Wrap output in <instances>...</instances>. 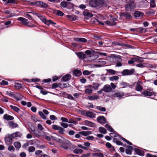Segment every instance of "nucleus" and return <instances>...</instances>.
<instances>
[{
    "label": "nucleus",
    "instance_id": "1",
    "mask_svg": "<svg viewBox=\"0 0 157 157\" xmlns=\"http://www.w3.org/2000/svg\"><path fill=\"white\" fill-rule=\"evenodd\" d=\"M58 137L54 136H52L53 139L56 141L61 144V146L64 149H67L71 145V143L68 140L64 139L63 137L56 134Z\"/></svg>",
    "mask_w": 157,
    "mask_h": 157
},
{
    "label": "nucleus",
    "instance_id": "2",
    "mask_svg": "<svg viewBox=\"0 0 157 157\" xmlns=\"http://www.w3.org/2000/svg\"><path fill=\"white\" fill-rule=\"evenodd\" d=\"M104 4V0H91L89 2V5L93 7L101 8Z\"/></svg>",
    "mask_w": 157,
    "mask_h": 157
},
{
    "label": "nucleus",
    "instance_id": "3",
    "mask_svg": "<svg viewBox=\"0 0 157 157\" xmlns=\"http://www.w3.org/2000/svg\"><path fill=\"white\" fill-rule=\"evenodd\" d=\"M38 17L44 23L48 25H49L50 24L56 25V23L50 20H47L45 17L43 15L38 16Z\"/></svg>",
    "mask_w": 157,
    "mask_h": 157
},
{
    "label": "nucleus",
    "instance_id": "4",
    "mask_svg": "<svg viewBox=\"0 0 157 157\" xmlns=\"http://www.w3.org/2000/svg\"><path fill=\"white\" fill-rule=\"evenodd\" d=\"M17 20L18 21H21L23 25L29 27H32L35 26L33 24L29 25V23L28 21V20L25 18L21 17H19Z\"/></svg>",
    "mask_w": 157,
    "mask_h": 157
},
{
    "label": "nucleus",
    "instance_id": "5",
    "mask_svg": "<svg viewBox=\"0 0 157 157\" xmlns=\"http://www.w3.org/2000/svg\"><path fill=\"white\" fill-rule=\"evenodd\" d=\"M13 138L11 135L6 137L5 140L6 144L7 145H10L12 143V140Z\"/></svg>",
    "mask_w": 157,
    "mask_h": 157
},
{
    "label": "nucleus",
    "instance_id": "6",
    "mask_svg": "<svg viewBox=\"0 0 157 157\" xmlns=\"http://www.w3.org/2000/svg\"><path fill=\"white\" fill-rule=\"evenodd\" d=\"M143 83L142 82L138 81L136 83V90L138 91H141L143 90Z\"/></svg>",
    "mask_w": 157,
    "mask_h": 157
},
{
    "label": "nucleus",
    "instance_id": "7",
    "mask_svg": "<svg viewBox=\"0 0 157 157\" xmlns=\"http://www.w3.org/2000/svg\"><path fill=\"white\" fill-rule=\"evenodd\" d=\"M29 131L36 137L39 138L42 136L41 132L38 130H31V131L29 130Z\"/></svg>",
    "mask_w": 157,
    "mask_h": 157
},
{
    "label": "nucleus",
    "instance_id": "8",
    "mask_svg": "<svg viewBox=\"0 0 157 157\" xmlns=\"http://www.w3.org/2000/svg\"><path fill=\"white\" fill-rule=\"evenodd\" d=\"M134 71V70H129L128 69L124 70L122 72L123 75H130L132 74Z\"/></svg>",
    "mask_w": 157,
    "mask_h": 157
},
{
    "label": "nucleus",
    "instance_id": "9",
    "mask_svg": "<svg viewBox=\"0 0 157 157\" xmlns=\"http://www.w3.org/2000/svg\"><path fill=\"white\" fill-rule=\"evenodd\" d=\"M116 59L117 61L116 66L120 67L122 66L121 62L122 59L120 56H118L116 57Z\"/></svg>",
    "mask_w": 157,
    "mask_h": 157
},
{
    "label": "nucleus",
    "instance_id": "10",
    "mask_svg": "<svg viewBox=\"0 0 157 157\" xmlns=\"http://www.w3.org/2000/svg\"><path fill=\"white\" fill-rule=\"evenodd\" d=\"M143 95L145 96L148 97L151 96L152 95H155V92H150L146 90L143 93Z\"/></svg>",
    "mask_w": 157,
    "mask_h": 157
},
{
    "label": "nucleus",
    "instance_id": "11",
    "mask_svg": "<svg viewBox=\"0 0 157 157\" xmlns=\"http://www.w3.org/2000/svg\"><path fill=\"white\" fill-rule=\"evenodd\" d=\"M86 87L87 88L85 90V92L86 93L91 94L92 93L93 86L91 85H88Z\"/></svg>",
    "mask_w": 157,
    "mask_h": 157
},
{
    "label": "nucleus",
    "instance_id": "12",
    "mask_svg": "<svg viewBox=\"0 0 157 157\" xmlns=\"http://www.w3.org/2000/svg\"><path fill=\"white\" fill-rule=\"evenodd\" d=\"M97 121L101 124H105L106 123V119L103 116H99L97 118Z\"/></svg>",
    "mask_w": 157,
    "mask_h": 157
},
{
    "label": "nucleus",
    "instance_id": "13",
    "mask_svg": "<svg viewBox=\"0 0 157 157\" xmlns=\"http://www.w3.org/2000/svg\"><path fill=\"white\" fill-rule=\"evenodd\" d=\"M144 14L143 13L139 11H136L134 13V15L136 17H140L142 18Z\"/></svg>",
    "mask_w": 157,
    "mask_h": 157
},
{
    "label": "nucleus",
    "instance_id": "14",
    "mask_svg": "<svg viewBox=\"0 0 157 157\" xmlns=\"http://www.w3.org/2000/svg\"><path fill=\"white\" fill-rule=\"evenodd\" d=\"M83 124L91 127H93L94 126V123L87 120H86L83 121Z\"/></svg>",
    "mask_w": 157,
    "mask_h": 157
},
{
    "label": "nucleus",
    "instance_id": "15",
    "mask_svg": "<svg viewBox=\"0 0 157 157\" xmlns=\"http://www.w3.org/2000/svg\"><path fill=\"white\" fill-rule=\"evenodd\" d=\"M103 89L105 92H109L112 90L110 86L109 85H106L104 86Z\"/></svg>",
    "mask_w": 157,
    "mask_h": 157
},
{
    "label": "nucleus",
    "instance_id": "16",
    "mask_svg": "<svg viewBox=\"0 0 157 157\" xmlns=\"http://www.w3.org/2000/svg\"><path fill=\"white\" fill-rule=\"evenodd\" d=\"M35 3L38 6L42 7H46L47 5L46 3L41 1H37L35 2Z\"/></svg>",
    "mask_w": 157,
    "mask_h": 157
},
{
    "label": "nucleus",
    "instance_id": "17",
    "mask_svg": "<svg viewBox=\"0 0 157 157\" xmlns=\"http://www.w3.org/2000/svg\"><path fill=\"white\" fill-rule=\"evenodd\" d=\"M3 118L4 119L7 121L12 120L14 119V117L12 116L7 114L4 115L3 116Z\"/></svg>",
    "mask_w": 157,
    "mask_h": 157
},
{
    "label": "nucleus",
    "instance_id": "18",
    "mask_svg": "<svg viewBox=\"0 0 157 157\" xmlns=\"http://www.w3.org/2000/svg\"><path fill=\"white\" fill-rule=\"evenodd\" d=\"M71 76L70 75L67 74L63 77L61 80L63 81L66 82L69 80L71 78Z\"/></svg>",
    "mask_w": 157,
    "mask_h": 157
},
{
    "label": "nucleus",
    "instance_id": "19",
    "mask_svg": "<svg viewBox=\"0 0 157 157\" xmlns=\"http://www.w3.org/2000/svg\"><path fill=\"white\" fill-rule=\"evenodd\" d=\"M76 54L79 58L84 59L86 57V55L82 52H79L78 53H76Z\"/></svg>",
    "mask_w": 157,
    "mask_h": 157
},
{
    "label": "nucleus",
    "instance_id": "20",
    "mask_svg": "<svg viewBox=\"0 0 157 157\" xmlns=\"http://www.w3.org/2000/svg\"><path fill=\"white\" fill-rule=\"evenodd\" d=\"M74 40L79 42L85 43L87 41L86 39L84 38H75Z\"/></svg>",
    "mask_w": 157,
    "mask_h": 157
},
{
    "label": "nucleus",
    "instance_id": "21",
    "mask_svg": "<svg viewBox=\"0 0 157 157\" xmlns=\"http://www.w3.org/2000/svg\"><path fill=\"white\" fill-rule=\"evenodd\" d=\"M135 151L136 154L139 155L143 156L144 155V151L140 149L137 148L136 149Z\"/></svg>",
    "mask_w": 157,
    "mask_h": 157
},
{
    "label": "nucleus",
    "instance_id": "22",
    "mask_svg": "<svg viewBox=\"0 0 157 157\" xmlns=\"http://www.w3.org/2000/svg\"><path fill=\"white\" fill-rule=\"evenodd\" d=\"M117 135H118L117 134H115L114 137H116V138H115V140H116V143L118 145H122V144L121 142L120 141L117 140H118L119 139H122L121 138H119Z\"/></svg>",
    "mask_w": 157,
    "mask_h": 157
},
{
    "label": "nucleus",
    "instance_id": "23",
    "mask_svg": "<svg viewBox=\"0 0 157 157\" xmlns=\"http://www.w3.org/2000/svg\"><path fill=\"white\" fill-rule=\"evenodd\" d=\"M124 96V94L123 92H118L116 93L113 95L114 97H117L119 98H121L122 97Z\"/></svg>",
    "mask_w": 157,
    "mask_h": 157
},
{
    "label": "nucleus",
    "instance_id": "24",
    "mask_svg": "<svg viewBox=\"0 0 157 157\" xmlns=\"http://www.w3.org/2000/svg\"><path fill=\"white\" fill-rule=\"evenodd\" d=\"M9 124L10 126L12 128H16L18 126V124L17 123L12 121L9 122Z\"/></svg>",
    "mask_w": 157,
    "mask_h": 157
},
{
    "label": "nucleus",
    "instance_id": "25",
    "mask_svg": "<svg viewBox=\"0 0 157 157\" xmlns=\"http://www.w3.org/2000/svg\"><path fill=\"white\" fill-rule=\"evenodd\" d=\"M121 15L122 16L125 17L126 19H130L132 17L130 13H121Z\"/></svg>",
    "mask_w": 157,
    "mask_h": 157
},
{
    "label": "nucleus",
    "instance_id": "26",
    "mask_svg": "<svg viewBox=\"0 0 157 157\" xmlns=\"http://www.w3.org/2000/svg\"><path fill=\"white\" fill-rule=\"evenodd\" d=\"M87 113L86 116L90 118H94L95 117V114L92 112L87 111Z\"/></svg>",
    "mask_w": 157,
    "mask_h": 157
},
{
    "label": "nucleus",
    "instance_id": "27",
    "mask_svg": "<svg viewBox=\"0 0 157 157\" xmlns=\"http://www.w3.org/2000/svg\"><path fill=\"white\" fill-rule=\"evenodd\" d=\"M88 98L89 100H97L99 98V96L97 95L89 96Z\"/></svg>",
    "mask_w": 157,
    "mask_h": 157
},
{
    "label": "nucleus",
    "instance_id": "28",
    "mask_svg": "<svg viewBox=\"0 0 157 157\" xmlns=\"http://www.w3.org/2000/svg\"><path fill=\"white\" fill-rule=\"evenodd\" d=\"M119 78L118 76H113L112 77H110L109 78V80L112 81H117Z\"/></svg>",
    "mask_w": 157,
    "mask_h": 157
},
{
    "label": "nucleus",
    "instance_id": "29",
    "mask_svg": "<svg viewBox=\"0 0 157 157\" xmlns=\"http://www.w3.org/2000/svg\"><path fill=\"white\" fill-rule=\"evenodd\" d=\"M83 14L86 16H88L89 17H91L93 16V14L89 12L87 10H85L83 12Z\"/></svg>",
    "mask_w": 157,
    "mask_h": 157
},
{
    "label": "nucleus",
    "instance_id": "30",
    "mask_svg": "<svg viewBox=\"0 0 157 157\" xmlns=\"http://www.w3.org/2000/svg\"><path fill=\"white\" fill-rule=\"evenodd\" d=\"M67 17L71 21H74L76 19L75 16L74 15H67Z\"/></svg>",
    "mask_w": 157,
    "mask_h": 157
},
{
    "label": "nucleus",
    "instance_id": "31",
    "mask_svg": "<svg viewBox=\"0 0 157 157\" xmlns=\"http://www.w3.org/2000/svg\"><path fill=\"white\" fill-rule=\"evenodd\" d=\"M10 107L11 109L13 110L16 112H18L20 111V109L15 106L10 105Z\"/></svg>",
    "mask_w": 157,
    "mask_h": 157
},
{
    "label": "nucleus",
    "instance_id": "32",
    "mask_svg": "<svg viewBox=\"0 0 157 157\" xmlns=\"http://www.w3.org/2000/svg\"><path fill=\"white\" fill-rule=\"evenodd\" d=\"M79 133L82 135L86 136L90 134L91 132L90 131H82L79 132Z\"/></svg>",
    "mask_w": 157,
    "mask_h": 157
},
{
    "label": "nucleus",
    "instance_id": "33",
    "mask_svg": "<svg viewBox=\"0 0 157 157\" xmlns=\"http://www.w3.org/2000/svg\"><path fill=\"white\" fill-rule=\"evenodd\" d=\"M74 74L75 76L76 77H78L80 76L81 74V71L79 70H75L74 72Z\"/></svg>",
    "mask_w": 157,
    "mask_h": 157
},
{
    "label": "nucleus",
    "instance_id": "34",
    "mask_svg": "<svg viewBox=\"0 0 157 157\" xmlns=\"http://www.w3.org/2000/svg\"><path fill=\"white\" fill-rule=\"evenodd\" d=\"M70 3V2H68L67 3L65 1H63L61 2L60 5L61 6L63 7V8H65L67 6L68 4H69Z\"/></svg>",
    "mask_w": 157,
    "mask_h": 157
},
{
    "label": "nucleus",
    "instance_id": "35",
    "mask_svg": "<svg viewBox=\"0 0 157 157\" xmlns=\"http://www.w3.org/2000/svg\"><path fill=\"white\" fill-rule=\"evenodd\" d=\"M93 88L95 90H97L100 84L98 83H94L93 84Z\"/></svg>",
    "mask_w": 157,
    "mask_h": 157
},
{
    "label": "nucleus",
    "instance_id": "36",
    "mask_svg": "<svg viewBox=\"0 0 157 157\" xmlns=\"http://www.w3.org/2000/svg\"><path fill=\"white\" fill-rule=\"evenodd\" d=\"M105 127L109 131L112 132H113L114 130L108 124H106L105 125Z\"/></svg>",
    "mask_w": 157,
    "mask_h": 157
},
{
    "label": "nucleus",
    "instance_id": "37",
    "mask_svg": "<svg viewBox=\"0 0 157 157\" xmlns=\"http://www.w3.org/2000/svg\"><path fill=\"white\" fill-rule=\"evenodd\" d=\"M83 151L81 149H75L73 151V152L75 154L82 153Z\"/></svg>",
    "mask_w": 157,
    "mask_h": 157
},
{
    "label": "nucleus",
    "instance_id": "38",
    "mask_svg": "<svg viewBox=\"0 0 157 157\" xmlns=\"http://www.w3.org/2000/svg\"><path fill=\"white\" fill-rule=\"evenodd\" d=\"M138 32L139 33H145L146 32V29L144 28H138Z\"/></svg>",
    "mask_w": 157,
    "mask_h": 157
},
{
    "label": "nucleus",
    "instance_id": "39",
    "mask_svg": "<svg viewBox=\"0 0 157 157\" xmlns=\"http://www.w3.org/2000/svg\"><path fill=\"white\" fill-rule=\"evenodd\" d=\"M100 132L101 133L105 134L106 133V130L105 128L102 127H100L99 128Z\"/></svg>",
    "mask_w": 157,
    "mask_h": 157
},
{
    "label": "nucleus",
    "instance_id": "40",
    "mask_svg": "<svg viewBox=\"0 0 157 157\" xmlns=\"http://www.w3.org/2000/svg\"><path fill=\"white\" fill-rule=\"evenodd\" d=\"M14 145L16 148H19L21 147V144L19 142H15L14 144Z\"/></svg>",
    "mask_w": 157,
    "mask_h": 157
},
{
    "label": "nucleus",
    "instance_id": "41",
    "mask_svg": "<svg viewBox=\"0 0 157 157\" xmlns=\"http://www.w3.org/2000/svg\"><path fill=\"white\" fill-rule=\"evenodd\" d=\"M28 150L30 152H33L35 150V148L33 146H30L29 147Z\"/></svg>",
    "mask_w": 157,
    "mask_h": 157
},
{
    "label": "nucleus",
    "instance_id": "42",
    "mask_svg": "<svg viewBox=\"0 0 157 157\" xmlns=\"http://www.w3.org/2000/svg\"><path fill=\"white\" fill-rule=\"evenodd\" d=\"M20 133L17 132L15 133H14L11 135L12 136L13 138L14 137H17L20 136Z\"/></svg>",
    "mask_w": 157,
    "mask_h": 157
},
{
    "label": "nucleus",
    "instance_id": "43",
    "mask_svg": "<svg viewBox=\"0 0 157 157\" xmlns=\"http://www.w3.org/2000/svg\"><path fill=\"white\" fill-rule=\"evenodd\" d=\"M120 86L121 88H124L128 86V84L125 82H123L120 83Z\"/></svg>",
    "mask_w": 157,
    "mask_h": 157
},
{
    "label": "nucleus",
    "instance_id": "44",
    "mask_svg": "<svg viewBox=\"0 0 157 157\" xmlns=\"http://www.w3.org/2000/svg\"><path fill=\"white\" fill-rule=\"evenodd\" d=\"M14 86L17 89H19L22 88V85L19 83H15Z\"/></svg>",
    "mask_w": 157,
    "mask_h": 157
},
{
    "label": "nucleus",
    "instance_id": "45",
    "mask_svg": "<svg viewBox=\"0 0 157 157\" xmlns=\"http://www.w3.org/2000/svg\"><path fill=\"white\" fill-rule=\"evenodd\" d=\"M117 135V136L119 138H121L122 139V140H123L124 141H125V142H126L127 143V144H128L129 145H132V143L131 142H129V141H128L126 139H125L123 138V137H121L120 135Z\"/></svg>",
    "mask_w": 157,
    "mask_h": 157
},
{
    "label": "nucleus",
    "instance_id": "46",
    "mask_svg": "<svg viewBox=\"0 0 157 157\" xmlns=\"http://www.w3.org/2000/svg\"><path fill=\"white\" fill-rule=\"evenodd\" d=\"M39 115L40 116V117H42L44 119H46V116L41 111H39Z\"/></svg>",
    "mask_w": 157,
    "mask_h": 157
},
{
    "label": "nucleus",
    "instance_id": "47",
    "mask_svg": "<svg viewBox=\"0 0 157 157\" xmlns=\"http://www.w3.org/2000/svg\"><path fill=\"white\" fill-rule=\"evenodd\" d=\"M59 132L61 134H64V129L61 127H59V129H58Z\"/></svg>",
    "mask_w": 157,
    "mask_h": 157
},
{
    "label": "nucleus",
    "instance_id": "48",
    "mask_svg": "<svg viewBox=\"0 0 157 157\" xmlns=\"http://www.w3.org/2000/svg\"><path fill=\"white\" fill-rule=\"evenodd\" d=\"M55 12L56 13L57 15L61 16H62L64 15L63 13L59 10H56L55 11Z\"/></svg>",
    "mask_w": 157,
    "mask_h": 157
},
{
    "label": "nucleus",
    "instance_id": "49",
    "mask_svg": "<svg viewBox=\"0 0 157 157\" xmlns=\"http://www.w3.org/2000/svg\"><path fill=\"white\" fill-rule=\"evenodd\" d=\"M155 6V0H151L150 2V6L151 7H154Z\"/></svg>",
    "mask_w": 157,
    "mask_h": 157
},
{
    "label": "nucleus",
    "instance_id": "50",
    "mask_svg": "<svg viewBox=\"0 0 157 157\" xmlns=\"http://www.w3.org/2000/svg\"><path fill=\"white\" fill-rule=\"evenodd\" d=\"M97 109L102 111H105L106 110V109L104 107H101L99 106H97Z\"/></svg>",
    "mask_w": 157,
    "mask_h": 157
},
{
    "label": "nucleus",
    "instance_id": "51",
    "mask_svg": "<svg viewBox=\"0 0 157 157\" xmlns=\"http://www.w3.org/2000/svg\"><path fill=\"white\" fill-rule=\"evenodd\" d=\"M94 156H99V157H103L104 155L102 153H95L94 154Z\"/></svg>",
    "mask_w": 157,
    "mask_h": 157
},
{
    "label": "nucleus",
    "instance_id": "52",
    "mask_svg": "<svg viewBox=\"0 0 157 157\" xmlns=\"http://www.w3.org/2000/svg\"><path fill=\"white\" fill-rule=\"evenodd\" d=\"M105 24H106L109 25H114V23L113 22H111L109 21H106L105 22Z\"/></svg>",
    "mask_w": 157,
    "mask_h": 157
},
{
    "label": "nucleus",
    "instance_id": "53",
    "mask_svg": "<svg viewBox=\"0 0 157 157\" xmlns=\"http://www.w3.org/2000/svg\"><path fill=\"white\" fill-rule=\"evenodd\" d=\"M61 78L60 76H54L52 78V80L53 82H55L59 79L60 78Z\"/></svg>",
    "mask_w": 157,
    "mask_h": 157
},
{
    "label": "nucleus",
    "instance_id": "54",
    "mask_svg": "<svg viewBox=\"0 0 157 157\" xmlns=\"http://www.w3.org/2000/svg\"><path fill=\"white\" fill-rule=\"evenodd\" d=\"M99 63V65L101 67L106 64V62L105 61H98Z\"/></svg>",
    "mask_w": 157,
    "mask_h": 157
},
{
    "label": "nucleus",
    "instance_id": "55",
    "mask_svg": "<svg viewBox=\"0 0 157 157\" xmlns=\"http://www.w3.org/2000/svg\"><path fill=\"white\" fill-rule=\"evenodd\" d=\"M108 72L110 74L112 75L114 74L116 72V71L113 70H112V69H109L108 70Z\"/></svg>",
    "mask_w": 157,
    "mask_h": 157
},
{
    "label": "nucleus",
    "instance_id": "56",
    "mask_svg": "<svg viewBox=\"0 0 157 157\" xmlns=\"http://www.w3.org/2000/svg\"><path fill=\"white\" fill-rule=\"evenodd\" d=\"M98 57V56L96 55H92L90 56V57H92V59H97Z\"/></svg>",
    "mask_w": 157,
    "mask_h": 157
},
{
    "label": "nucleus",
    "instance_id": "57",
    "mask_svg": "<svg viewBox=\"0 0 157 157\" xmlns=\"http://www.w3.org/2000/svg\"><path fill=\"white\" fill-rule=\"evenodd\" d=\"M8 150L10 151H13L15 150V148L13 146H10L8 147Z\"/></svg>",
    "mask_w": 157,
    "mask_h": 157
},
{
    "label": "nucleus",
    "instance_id": "58",
    "mask_svg": "<svg viewBox=\"0 0 157 157\" xmlns=\"http://www.w3.org/2000/svg\"><path fill=\"white\" fill-rule=\"evenodd\" d=\"M129 6L131 9H132L135 7V5L133 2H131L130 4H129Z\"/></svg>",
    "mask_w": 157,
    "mask_h": 157
},
{
    "label": "nucleus",
    "instance_id": "59",
    "mask_svg": "<svg viewBox=\"0 0 157 157\" xmlns=\"http://www.w3.org/2000/svg\"><path fill=\"white\" fill-rule=\"evenodd\" d=\"M38 128L41 131L43 130L44 128L40 124H38L37 125Z\"/></svg>",
    "mask_w": 157,
    "mask_h": 157
},
{
    "label": "nucleus",
    "instance_id": "60",
    "mask_svg": "<svg viewBox=\"0 0 157 157\" xmlns=\"http://www.w3.org/2000/svg\"><path fill=\"white\" fill-rule=\"evenodd\" d=\"M60 125L62 127L65 128H66L68 127V124L64 123L62 122L60 123Z\"/></svg>",
    "mask_w": 157,
    "mask_h": 157
},
{
    "label": "nucleus",
    "instance_id": "61",
    "mask_svg": "<svg viewBox=\"0 0 157 157\" xmlns=\"http://www.w3.org/2000/svg\"><path fill=\"white\" fill-rule=\"evenodd\" d=\"M59 127L60 126H58L56 125H53L52 126V128L55 130H58Z\"/></svg>",
    "mask_w": 157,
    "mask_h": 157
},
{
    "label": "nucleus",
    "instance_id": "62",
    "mask_svg": "<svg viewBox=\"0 0 157 157\" xmlns=\"http://www.w3.org/2000/svg\"><path fill=\"white\" fill-rule=\"evenodd\" d=\"M8 84V83L5 80H3L1 82V84L3 85H7Z\"/></svg>",
    "mask_w": 157,
    "mask_h": 157
},
{
    "label": "nucleus",
    "instance_id": "63",
    "mask_svg": "<svg viewBox=\"0 0 157 157\" xmlns=\"http://www.w3.org/2000/svg\"><path fill=\"white\" fill-rule=\"evenodd\" d=\"M106 146L107 147L109 148H113V147H112V146L111 145V144L109 143H108V142L106 144Z\"/></svg>",
    "mask_w": 157,
    "mask_h": 157
},
{
    "label": "nucleus",
    "instance_id": "64",
    "mask_svg": "<svg viewBox=\"0 0 157 157\" xmlns=\"http://www.w3.org/2000/svg\"><path fill=\"white\" fill-rule=\"evenodd\" d=\"M90 153L83 154L81 157H89L90 155Z\"/></svg>",
    "mask_w": 157,
    "mask_h": 157
}]
</instances>
